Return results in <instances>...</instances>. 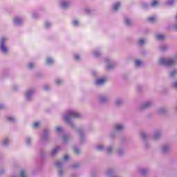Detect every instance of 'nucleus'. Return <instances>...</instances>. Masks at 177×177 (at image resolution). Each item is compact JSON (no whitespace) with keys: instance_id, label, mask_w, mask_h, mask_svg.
<instances>
[{"instance_id":"obj_1","label":"nucleus","mask_w":177,"mask_h":177,"mask_svg":"<svg viewBox=\"0 0 177 177\" xmlns=\"http://www.w3.org/2000/svg\"><path fill=\"white\" fill-rule=\"evenodd\" d=\"M81 117H82V115L77 112V111L69 110L64 115V120L72 129L76 131L77 133L79 135L81 143H84L85 142L86 136L85 130H84V128L82 127L77 129L75 124H74V122L71 120L72 118H81Z\"/></svg>"},{"instance_id":"obj_2","label":"nucleus","mask_w":177,"mask_h":177,"mask_svg":"<svg viewBox=\"0 0 177 177\" xmlns=\"http://www.w3.org/2000/svg\"><path fill=\"white\" fill-rule=\"evenodd\" d=\"M159 63L161 66L169 67V66H174L175 64V59L162 57L160 59Z\"/></svg>"},{"instance_id":"obj_3","label":"nucleus","mask_w":177,"mask_h":177,"mask_svg":"<svg viewBox=\"0 0 177 177\" xmlns=\"http://www.w3.org/2000/svg\"><path fill=\"white\" fill-rule=\"evenodd\" d=\"M63 165H64V161L55 162V166L58 168V176L63 177L64 176V170H63Z\"/></svg>"},{"instance_id":"obj_4","label":"nucleus","mask_w":177,"mask_h":177,"mask_svg":"<svg viewBox=\"0 0 177 177\" xmlns=\"http://www.w3.org/2000/svg\"><path fill=\"white\" fill-rule=\"evenodd\" d=\"M41 142L43 143H49L50 142V136L49 130L44 129L41 136Z\"/></svg>"},{"instance_id":"obj_5","label":"nucleus","mask_w":177,"mask_h":177,"mask_svg":"<svg viewBox=\"0 0 177 177\" xmlns=\"http://www.w3.org/2000/svg\"><path fill=\"white\" fill-rule=\"evenodd\" d=\"M35 93V88H30L25 93V97L28 102H31L32 100V97Z\"/></svg>"},{"instance_id":"obj_6","label":"nucleus","mask_w":177,"mask_h":177,"mask_svg":"<svg viewBox=\"0 0 177 177\" xmlns=\"http://www.w3.org/2000/svg\"><path fill=\"white\" fill-rule=\"evenodd\" d=\"M6 41V38L2 37L0 41V50L2 53H8V48L5 46V42Z\"/></svg>"},{"instance_id":"obj_7","label":"nucleus","mask_w":177,"mask_h":177,"mask_svg":"<svg viewBox=\"0 0 177 177\" xmlns=\"http://www.w3.org/2000/svg\"><path fill=\"white\" fill-rule=\"evenodd\" d=\"M153 106V102L148 101L141 104L140 106V110H146Z\"/></svg>"},{"instance_id":"obj_8","label":"nucleus","mask_w":177,"mask_h":177,"mask_svg":"<svg viewBox=\"0 0 177 177\" xmlns=\"http://www.w3.org/2000/svg\"><path fill=\"white\" fill-rule=\"evenodd\" d=\"M98 100L100 103H102V104L107 103V102H109V96L106 95H101L99 96Z\"/></svg>"},{"instance_id":"obj_9","label":"nucleus","mask_w":177,"mask_h":177,"mask_svg":"<svg viewBox=\"0 0 177 177\" xmlns=\"http://www.w3.org/2000/svg\"><path fill=\"white\" fill-rule=\"evenodd\" d=\"M105 63H111V64L106 66L108 70H113V68L115 67V64H114V62L109 59H105Z\"/></svg>"},{"instance_id":"obj_10","label":"nucleus","mask_w":177,"mask_h":177,"mask_svg":"<svg viewBox=\"0 0 177 177\" xmlns=\"http://www.w3.org/2000/svg\"><path fill=\"white\" fill-rule=\"evenodd\" d=\"M161 135H162V133H161V131L160 130L156 131L153 136V140H158V139L161 138Z\"/></svg>"},{"instance_id":"obj_11","label":"nucleus","mask_w":177,"mask_h":177,"mask_svg":"<svg viewBox=\"0 0 177 177\" xmlns=\"http://www.w3.org/2000/svg\"><path fill=\"white\" fill-rule=\"evenodd\" d=\"M140 136H141L142 140H144L145 147H147V142H146V141L147 140V138H149V136L147 135V133L146 132L142 131L140 133Z\"/></svg>"},{"instance_id":"obj_12","label":"nucleus","mask_w":177,"mask_h":177,"mask_svg":"<svg viewBox=\"0 0 177 177\" xmlns=\"http://www.w3.org/2000/svg\"><path fill=\"white\" fill-rule=\"evenodd\" d=\"M24 23V21L21 18L15 17L14 19V24L15 26H21Z\"/></svg>"},{"instance_id":"obj_13","label":"nucleus","mask_w":177,"mask_h":177,"mask_svg":"<svg viewBox=\"0 0 177 177\" xmlns=\"http://www.w3.org/2000/svg\"><path fill=\"white\" fill-rule=\"evenodd\" d=\"M62 140H63L64 143H65V145L68 143V142H70V140H71V136H70L68 134L63 135Z\"/></svg>"},{"instance_id":"obj_14","label":"nucleus","mask_w":177,"mask_h":177,"mask_svg":"<svg viewBox=\"0 0 177 177\" xmlns=\"http://www.w3.org/2000/svg\"><path fill=\"white\" fill-rule=\"evenodd\" d=\"M149 172H150V169L149 168H142L140 169V173L142 176H146Z\"/></svg>"},{"instance_id":"obj_15","label":"nucleus","mask_w":177,"mask_h":177,"mask_svg":"<svg viewBox=\"0 0 177 177\" xmlns=\"http://www.w3.org/2000/svg\"><path fill=\"white\" fill-rule=\"evenodd\" d=\"M71 3L70 2L66 1H62L60 2V6L61 8H63V9H66V8H68L70 6Z\"/></svg>"},{"instance_id":"obj_16","label":"nucleus","mask_w":177,"mask_h":177,"mask_svg":"<svg viewBox=\"0 0 177 177\" xmlns=\"http://www.w3.org/2000/svg\"><path fill=\"white\" fill-rule=\"evenodd\" d=\"M124 128V124H117L115 125V130L117 131L118 132L123 131Z\"/></svg>"},{"instance_id":"obj_17","label":"nucleus","mask_w":177,"mask_h":177,"mask_svg":"<svg viewBox=\"0 0 177 177\" xmlns=\"http://www.w3.org/2000/svg\"><path fill=\"white\" fill-rule=\"evenodd\" d=\"M106 83V79L102 78V79H98L95 81L96 85L101 86L104 85Z\"/></svg>"},{"instance_id":"obj_18","label":"nucleus","mask_w":177,"mask_h":177,"mask_svg":"<svg viewBox=\"0 0 177 177\" xmlns=\"http://www.w3.org/2000/svg\"><path fill=\"white\" fill-rule=\"evenodd\" d=\"M169 146H168L167 145H163L162 147V153H164V154H167V153H169Z\"/></svg>"},{"instance_id":"obj_19","label":"nucleus","mask_w":177,"mask_h":177,"mask_svg":"<svg viewBox=\"0 0 177 177\" xmlns=\"http://www.w3.org/2000/svg\"><path fill=\"white\" fill-rule=\"evenodd\" d=\"M95 149L97 151H106V147L102 145H97Z\"/></svg>"},{"instance_id":"obj_20","label":"nucleus","mask_w":177,"mask_h":177,"mask_svg":"<svg viewBox=\"0 0 177 177\" xmlns=\"http://www.w3.org/2000/svg\"><path fill=\"white\" fill-rule=\"evenodd\" d=\"M124 24L127 26V27H131L132 26V20H131V19L129 18H125Z\"/></svg>"},{"instance_id":"obj_21","label":"nucleus","mask_w":177,"mask_h":177,"mask_svg":"<svg viewBox=\"0 0 177 177\" xmlns=\"http://www.w3.org/2000/svg\"><path fill=\"white\" fill-rule=\"evenodd\" d=\"M106 175L108 176H113V175H114V170L113 169H109L106 171Z\"/></svg>"},{"instance_id":"obj_22","label":"nucleus","mask_w":177,"mask_h":177,"mask_svg":"<svg viewBox=\"0 0 177 177\" xmlns=\"http://www.w3.org/2000/svg\"><path fill=\"white\" fill-rule=\"evenodd\" d=\"M120 6H121V3L118 2V3H115L113 5V10H115V12H117V10H118V9L120 8Z\"/></svg>"},{"instance_id":"obj_23","label":"nucleus","mask_w":177,"mask_h":177,"mask_svg":"<svg viewBox=\"0 0 177 177\" xmlns=\"http://www.w3.org/2000/svg\"><path fill=\"white\" fill-rule=\"evenodd\" d=\"M105 151H106L108 154H111V153H113V147L109 146V147H105Z\"/></svg>"},{"instance_id":"obj_24","label":"nucleus","mask_w":177,"mask_h":177,"mask_svg":"<svg viewBox=\"0 0 177 177\" xmlns=\"http://www.w3.org/2000/svg\"><path fill=\"white\" fill-rule=\"evenodd\" d=\"M93 56L94 57H100V56H102V53L98 50H94Z\"/></svg>"},{"instance_id":"obj_25","label":"nucleus","mask_w":177,"mask_h":177,"mask_svg":"<svg viewBox=\"0 0 177 177\" xmlns=\"http://www.w3.org/2000/svg\"><path fill=\"white\" fill-rule=\"evenodd\" d=\"M124 103V101L121 99H117L115 102V106H121Z\"/></svg>"},{"instance_id":"obj_26","label":"nucleus","mask_w":177,"mask_h":177,"mask_svg":"<svg viewBox=\"0 0 177 177\" xmlns=\"http://www.w3.org/2000/svg\"><path fill=\"white\" fill-rule=\"evenodd\" d=\"M156 38H157V39H158V41H164V39H165V35H157Z\"/></svg>"},{"instance_id":"obj_27","label":"nucleus","mask_w":177,"mask_h":177,"mask_svg":"<svg viewBox=\"0 0 177 177\" xmlns=\"http://www.w3.org/2000/svg\"><path fill=\"white\" fill-rule=\"evenodd\" d=\"M135 64L136 67H141L142 64H143V62L139 59H136L135 61Z\"/></svg>"},{"instance_id":"obj_28","label":"nucleus","mask_w":177,"mask_h":177,"mask_svg":"<svg viewBox=\"0 0 177 177\" xmlns=\"http://www.w3.org/2000/svg\"><path fill=\"white\" fill-rule=\"evenodd\" d=\"M60 147H55L51 152V156H56V153H57V151H59Z\"/></svg>"},{"instance_id":"obj_29","label":"nucleus","mask_w":177,"mask_h":177,"mask_svg":"<svg viewBox=\"0 0 177 177\" xmlns=\"http://www.w3.org/2000/svg\"><path fill=\"white\" fill-rule=\"evenodd\" d=\"M158 113H159V114H165V113H167V109L160 108L158 111Z\"/></svg>"},{"instance_id":"obj_30","label":"nucleus","mask_w":177,"mask_h":177,"mask_svg":"<svg viewBox=\"0 0 177 177\" xmlns=\"http://www.w3.org/2000/svg\"><path fill=\"white\" fill-rule=\"evenodd\" d=\"M174 2H175V0H167V1L165 2V4H166L167 6H172V5H174Z\"/></svg>"},{"instance_id":"obj_31","label":"nucleus","mask_w":177,"mask_h":177,"mask_svg":"<svg viewBox=\"0 0 177 177\" xmlns=\"http://www.w3.org/2000/svg\"><path fill=\"white\" fill-rule=\"evenodd\" d=\"M32 140V139H31L30 137H26V143L27 146H30V145H31Z\"/></svg>"},{"instance_id":"obj_32","label":"nucleus","mask_w":177,"mask_h":177,"mask_svg":"<svg viewBox=\"0 0 177 177\" xmlns=\"http://www.w3.org/2000/svg\"><path fill=\"white\" fill-rule=\"evenodd\" d=\"M159 3L158 1H153L151 3V6H152V8H156V6H158Z\"/></svg>"},{"instance_id":"obj_33","label":"nucleus","mask_w":177,"mask_h":177,"mask_svg":"<svg viewBox=\"0 0 177 177\" xmlns=\"http://www.w3.org/2000/svg\"><path fill=\"white\" fill-rule=\"evenodd\" d=\"M149 8H150V6H149V4H147V3H143L142 4V8L144 10H147V9H149Z\"/></svg>"},{"instance_id":"obj_34","label":"nucleus","mask_w":177,"mask_h":177,"mask_svg":"<svg viewBox=\"0 0 177 177\" xmlns=\"http://www.w3.org/2000/svg\"><path fill=\"white\" fill-rule=\"evenodd\" d=\"M3 146H8L9 145V138H6L3 140L2 142Z\"/></svg>"},{"instance_id":"obj_35","label":"nucleus","mask_w":177,"mask_h":177,"mask_svg":"<svg viewBox=\"0 0 177 177\" xmlns=\"http://www.w3.org/2000/svg\"><path fill=\"white\" fill-rule=\"evenodd\" d=\"M124 153H125V151H124V149H118L117 150V154L119 156H122L124 154Z\"/></svg>"},{"instance_id":"obj_36","label":"nucleus","mask_w":177,"mask_h":177,"mask_svg":"<svg viewBox=\"0 0 177 177\" xmlns=\"http://www.w3.org/2000/svg\"><path fill=\"white\" fill-rule=\"evenodd\" d=\"M27 174V171L24 169L21 171L20 177H27L26 175Z\"/></svg>"},{"instance_id":"obj_37","label":"nucleus","mask_w":177,"mask_h":177,"mask_svg":"<svg viewBox=\"0 0 177 177\" xmlns=\"http://www.w3.org/2000/svg\"><path fill=\"white\" fill-rule=\"evenodd\" d=\"M176 74H177V71L176 70H174L171 72H170V77L174 78L175 77V75H176Z\"/></svg>"},{"instance_id":"obj_38","label":"nucleus","mask_w":177,"mask_h":177,"mask_svg":"<svg viewBox=\"0 0 177 177\" xmlns=\"http://www.w3.org/2000/svg\"><path fill=\"white\" fill-rule=\"evenodd\" d=\"M74 59L76 60V62H80V60H81V57H80L78 54H75Z\"/></svg>"},{"instance_id":"obj_39","label":"nucleus","mask_w":177,"mask_h":177,"mask_svg":"<svg viewBox=\"0 0 177 177\" xmlns=\"http://www.w3.org/2000/svg\"><path fill=\"white\" fill-rule=\"evenodd\" d=\"M46 63H47V64H49V65L53 64V59H52V58H47Z\"/></svg>"},{"instance_id":"obj_40","label":"nucleus","mask_w":177,"mask_h":177,"mask_svg":"<svg viewBox=\"0 0 177 177\" xmlns=\"http://www.w3.org/2000/svg\"><path fill=\"white\" fill-rule=\"evenodd\" d=\"M7 120L10 122H15V121H16V118H15L13 117H8V118H7Z\"/></svg>"},{"instance_id":"obj_41","label":"nucleus","mask_w":177,"mask_h":177,"mask_svg":"<svg viewBox=\"0 0 177 177\" xmlns=\"http://www.w3.org/2000/svg\"><path fill=\"white\" fill-rule=\"evenodd\" d=\"M148 21H149V23H153V21H156V18L154 17H151L148 18Z\"/></svg>"},{"instance_id":"obj_42","label":"nucleus","mask_w":177,"mask_h":177,"mask_svg":"<svg viewBox=\"0 0 177 177\" xmlns=\"http://www.w3.org/2000/svg\"><path fill=\"white\" fill-rule=\"evenodd\" d=\"M71 168L73 169H77V168H80V165L78 163H75L71 166Z\"/></svg>"},{"instance_id":"obj_43","label":"nucleus","mask_w":177,"mask_h":177,"mask_svg":"<svg viewBox=\"0 0 177 177\" xmlns=\"http://www.w3.org/2000/svg\"><path fill=\"white\" fill-rule=\"evenodd\" d=\"M73 25L75 27H78V26H80V22H78V21H77V20H75L73 21Z\"/></svg>"},{"instance_id":"obj_44","label":"nucleus","mask_w":177,"mask_h":177,"mask_svg":"<svg viewBox=\"0 0 177 177\" xmlns=\"http://www.w3.org/2000/svg\"><path fill=\"white\" fill-rule=\"evenodd\" d=\"M50 26H52V24H50V22H49V21H46L45 22L46 28H49V27H50Z\"/></svg>"},{"instance_id":"obj_45","label":"nucleus","mask_w":177,"mask_h":177,"mask_svg":"<svg viewBox=\"0 0 177 177\" xmlns=\"http://www.w3.org/2000/svg\"><path fill=\"white\" fill-rule=\"evenodd\" d=\"M167 50V46H162L160 47V50H161V52H164V50Z\"/></svg>"},{"instance_id":"obj_46","label":"nucleus","mask_w":177,"mask_h":177,"mask_svg":"<svg viewBox=\"0 0 177 177\" xmlns=\"http://www.w3.org/2000/svg\"><path fill=\"white\" fill-rule=\"evenodd\" d=\"M43 89H44V91H49V89H50V87H49V86H48V85H44L43 86Z\"/></svg>"},{"instance_id":"obj_47","label":"nucleus","mask_w":177,"mask_h":177,"mask_svg":"<svg viewBox=\"0 0 177 177\" xmlns=\"http://www.w3.org/2000/svg\"><path fill=\"white\" fill-rule=\"evenodd\" d=\"M74 151H75V154H80V153H81V151H80V149H78L77 147H75L74 149Z\"/></svg>"},{"instance_id":"obj_48","label":"nucleus","mask_w":177,"mask_h":177,"mask_svg":"<svg viewBox=\"0 0 177 177\" xmlns=\"http://www.w3.org/2000/svg\"><path fill=\"white\" fill-rule=\"evenodd\" d=\"M111 139H113L114 136H115V132L111 133L109 135Z\"/></svg>"},{"instance_id":"obj_49","label":"nucleus","mask_w":177,"mask_h":177,"mask_svg":"<svg viewBox=\"0 0 177 177\" xmlns=\"http://www.w3.org/2000/svg\"><path fill=\"white\" fill-rule=\"evenodd\" d=\"M32 17L33 19H37V17H38V14L35 12H32Z\"/></svg>"},{"instance_id":"obj_50","label":"nucleus","mask_w":177,"mask_h":177,"mask_svg":"<svg viewBox=\"0 0 177 177\" xmlns=\"http://www.w3.org/2000/svg\"><path fill=\"white\" fill-rule=\"evenodd\" d=\"M62 84V80L58 79L56 82V85H60Z\"/></svg>"},{"instance_id":"obj_51","label":"nucleus","mask_w":177,"mask_h":177,"mask_svg":"<svg viewBox=\"0 0 177 177\" xmlns=\"http://www.w3.org/2000/svg\"><path fill=\"white\" fill-rule=\"evenodd\" d=\"M38 127H39V123L38 122H35L33 125L34 128H38Z\"/></svg>"},{"instance_id":"obj_52","label":"nucleus","mask_w":177,"mask_h":177,"mask_svg":"<svg viewBox=\"0 0 177 177\" xmlns=\"http://www.w3.org/2000/svg\"><path fill=\"white\" fill-rule=\"evenodd\" d=\"M64 160V161H68V160H70V157L68 156H65Z\"/></svg>"},{"instance_id":"obj_53","label":"nucleus","mask_w":177,"mask_h":177,"mask_svg":"<svg viewBox=\"0 0 177 177\" xmlns=\"http://www.w3.org/2000/svg\"><path fill=\"white\" fill-rule=\"evenodd\" d=\"M5 109V105L3 104H0V110H3Z\"/></svg>"},{"instance_id":"obj_54","label":"nucleus","mask_w":177,"mask_h":177,"mask_svg":"<svg viewBox=\"0 0 177 177\" xmlns=\"http://www.w3.org/2000/svg\"><path fill=\"white\" fill-rule=\"evenodd\" d=\"M29 68H34V64H32V62H30V64H29Z\"/></svg>"},{"instance_id":"obj_55","label":"nucleus","mask_w":177,"mask_h":177,"mask_svg":"<svg viewBox=\"0 0 177 177\" xmlns=\"http://www.w3.org/2000/svg\"><path fill=\"white\" fill-rule=\"evenodd\" d=\"M57 132H59V133L62 132V127H57Z\"/></svg>"},{"instance_id":"obj_56","label":"nucleus","mask_w":177,"mask_h":177,"mask_svg":"<svg viewBox=\"0 0 177 177\" xmlns=\"http://www.w3.org/2000/svg\"><path fill=\"white\" fill-rule=\"evenodd\" d=\"M139 44H140V45H143V44H145V40L140 39V41H139Z\"/></svg>"},{"instance_id":"obj_57","label":"nucleus","mask_w":177,"mask_h":177,"mask_svg":"<svg viewBox=\"0 0 177 177\" xmlns=\"http://www.w3.org/2000/svg\"><path fill=\"white\" fill-rule=\"evenodd\" d=\"M174 87L176 88V89H177V81L174 82Z\"/></svg>"},{"instance_id":"obj_58","label":"nucleus","mask_w":177,"mask_h":177,"mask_svg":"<svg viewBox=\"0 0 177 177\" xmlns=\"http://www.w3.org/2000/svg\"><path fill=\"white\" fill-rule=\"evenodd\" d=\"M85 12H86L87 13H91V10L88 9V8H86V9L85 10Z\"/></svg>"},{"instance_id":"obj_59","label":"nucleus","mask_w":177,"mask_h":177,"mask_svg":"<svg viewBox=\"0 0 177 177\" xmlns=\"http://www.w3.org/2000/svg\"><path fill=\"white\" fill-rule=\"evenodd\" d=\"M137 89H138V91H141V89H142V86H138L137 87Z\"/></svg>"},{"instance_id":"obj_60","label":"nucleus","mask_w":177,"mask_h":177,"mask_svg":"<svg viewBox=\"0 0 177 177\" xmlns=\"http://www.w3.org/2000/svg\"><path fill=\"white\" fill-rule=\"evenodd\" d=\"M71 177H78V175L73 174L71 175Z\"/></svg>"},{"instance_id":"obj_61","label":"nucleus","mask_w":177,"mask_h":177,"mask_svg":"<svg viewBox=\"0 0 177 177\" xmlns=\"http://www.w3.org/2000/svg\"><path fill=\"white\" fill-rule=\"evenodd\" d=\"M3 172H5V170H3V169L0 170V175H2V174H3Z\"/></svg>"},{"instance_id":"obj_62","label":"nucleus","mask_w":177,"mask_h":177,"mask_svg":"<svg viewBox=\"0 0 177 177\" xmlns=\"http://www.w3.org/2000/svg\"><path fill=\"white\" fill-rule=\"evenodd\" d=\"M13 89H14V91H16V89H17V86H13Z\"/></svg>"},{"instance_id":"obj_63","label":"nucleus","mask_w":177,"mask_h":177,"mask_svg":"<svg viewBox=\"0 0 177 177\" xmlns=\"http://www.w3.org/2000/svg\"><path fill=\"white\" fill-rule=\"evenodd\" d=\"M174 30H177V24L174 27Z\"/></svg>"},{"instance_id":"obj_64","label":"nucleus","mask_w":177,"mask_h":177,"mask_svg":"<svg viewBox=\"0 0 177 177\" xmlns=\"http://www.w3.org/2000/svg\"><path fill=\"white\" fill-rule=\"evenodd\" d=\"M93 75L96 76V72H93Z\"/></svg>"}]
</instances>
